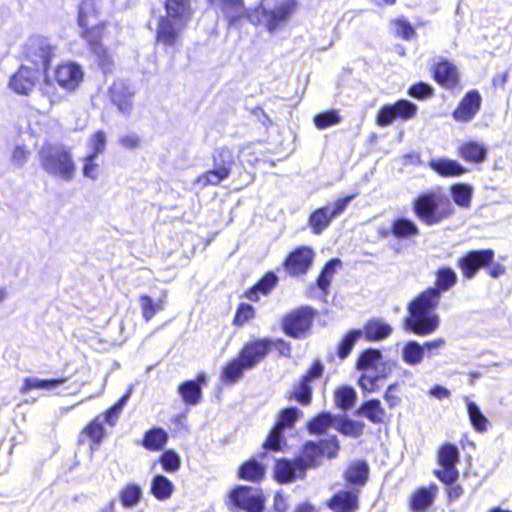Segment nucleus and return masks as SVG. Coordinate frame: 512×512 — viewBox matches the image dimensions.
Wrapping results in <instances>:
<instances>
[{"label": "nucleus", "mask_w": 512, "mask_h": 512, "mask_svg": "<svg viewBox=\"0 0 512 512\" xmlns=\"http://www.w3.org/2000/svg\"><path fill=\"white\" fill-rule=\"evenodd\" d=\"M457 282V275L451 268H441L436 273V286L420 293L408 306L410 316L406 326L413 333L427 336L434 333L440 324L439 316L435 313L441 292L450 290Z\"/></svg>", "instance_id": "f257e3e1"}, {"label": "nucleus", "mask_w": 512, "mask_h": 512, "mask_svg": "<svg viewBox=\"0 0 512 512\" xmlns=\"http://www.w3.org/2000/svg\"><path fill=\"white\" fill-rule=\"evenodd\" d=\"M296 9L294 0H263L254 13L249 16L251 22L255 19L269 32L281 29L291 18Z\"/></svg>", "instance_id": "f03ea898"}, {"label": "nucleus", "mask_w": 512, "mask_h": 512, "mask_svg": "<svg viewBox=\"0 0 512 512\" xmlns=\"http://www.w3.org/2000/svg\"><path fill=\"white\" fill-rule=\"evenodd\" d=\"M42 168L50 175L70 181L75 175V163L69 151L63 146L46 144L39 151Z\"/></svg>", "instance_id": "7ed1b4c3"}, {"label": "nucleus", "mask_w": 512, "mask_h": 512, "mask_svg": "<svg viewBox=\"0 0 512 512\" xmlns=\"http://www.w3.org/2000/svg\"><path fill=\"white\" fill-rule=\"evenodd\" d=\"M240 152L241 147L239 146L216 148L212 153L213 168L199 175L196 183L203 187L219 185L229 177L235 159L239 157Z\"/></svg>", "instance_id": "20e7f679"}, {"label": "nucleus", "mask_w": 512, "mask_h": 512, "mask_svg": "<svg viewBox=\"0 0 512 512\" xmlns=\"http://www.w3.org/2000/svg\"><path fill=\"white\" fill-rule=\"evenodd\" d=\"M442 197L435 192L423 193L415 199L413 210L416 216L426 225L439 224L451 215L450 204L442 205Z\"/></svg>", "instance_id": "39448f33"}, {"label": "nucleus", "mask_w": 512, "mask_h": 512, "mask_svg": "<svg viewBox=\"0 0 512 512\" xmlns=\"http://www.w3.org/2000/svg\"><path fill=\"white\" fill-rule=\"evenodd\" d=\"M56 52L57 47L48 38L39 35L30 37L24 50L26 59L34 64L38 72L47 70Z\"/></svg>", "instance_id": "423d86ee"}, {"label": "nucleus", "mask_w": 512, "mask_h": 512, "mask_svg": "<svg viewBox=\"0 0 512 512\" xmlns=\"http://www.w3.org/2000/svg\"><path fill=\"white\" fill-rule=\"evenodd\" d=\"M357 194H351L340 198L332 205H327L316 209L309 217V226L315 235H320L329 227L334 218L339 217L356 197Z\"/></svg>", "instance_id": "0eeeda50"}, {"label": "nucleus", "mask_w": 512, "mask_h": 512, "mask_svg": "<svg viewBox=\"0 0 512 512\" xmlns=\"http://www.w3.org/2000/svg\"><path fill=\"white\" fill-rule=\"evenodd\" d=\"M493 259L494 251L491 249L471 250L458 259L457 265L465 278L472 279L479 269L488 267Z\"/></svg>", "instance_id": "6e6552de"}, {"label": "nucleus", "mask_w": 512, "mask_h": 512, "mask_svg": "<svg viewBox=\"0 0 512 512\" xmlns=\"http://www.w3.org/2000/svg\"><path fill=\"white\" fill-rule=\"evenodd\" d=\"M314 311L310 307H301L288 314L283 320L285 333L294 338H300L310 329Z\"/></svg>", "instance_id": "1a4fd4ad"}, {"label": "nucleus", "mask_w": 512, "mask_h": 512, "mask_svg": "<svg viewBox=\"0 0 512 512\" xmlns=\"http://www.w3.org/2000/svg\"><path fill=\"white\" fill-rule=\"evenodd\" d=\"M81 28V37L88 43L91 50L98 58L99 64L104 70L110 69L112 58L107 53L106 49L102 46L101 40L103 39L104 24L89 25L88 27Z\"/></svg>", "instance_id": "9d476101"}, {"label": "nucleus", "mask_w": 512, "mask_h": 512, "mask_svg": "<svg viewBox=\"0 0 512 512\" xmlns=\"http://www.w3.org/2000/svg\"><path fill=\"white\" fill-rule=\"evenodd\" d=\"M417 113V106L405 99L383 106L377 115V124L381 127L390 125L395 119L408 120Z\"/></svg>", "instance_id": "9b49d317"}, {"label": "nucleus", "mask_w": 512, "mask_h": 512, "mask_svg": "<svg viewBox=\"0 0 512 512\" xmlns=\"http://www.w3.org/2000/svg\"><path fill=\"white\" fill-rule=\"evenodd\" d=\"M232 502L247 512H262L264 498L260 489L250 486H238L230 493Z\"/></svg>", "instance_id": "f8f14e48"}, {"label": "nucleus", "mask_w": 512, "mask_h": 512, "mask_svg": "<svg viewBox=\"0 0 512 512\" xmlns=\"http://www.w3.org/2000/svg\"><path fill=\"white\" fill-rule=\"evenodd\" d=\"M302 415V412L296 408H286L279 414L278 420L271 430L264 446L272 450H279L282 442V434L285 428H291Z\"/></svg>", "instance_id": "ddd939ff"}, {"label": "nucleus", "mask_w": 512, "mask_h": 512, "mask_svg": "<svg viewBox=\"0 0 512 512\" xmlns=\"http://www.w3.org/2000/svg\"><path fill=\"white\" fill-rule=\"evenodd\" d=\"M459 460V451L453 444H444L438 453V462L442 466V470L437 471V477L449 484L453 483L458 477L456 463Z\"/></svg>", "instance_id": "4468645a"}, {"label": "nucleus", "mask_w": 512, "mask_h": 512, "mask_svg": "<svg viewBox=\"0 0 512 512\" xmlns=\"http://www.w3.org/2000/svg\"><path fill=\"white\" fill-rule=\"evenodd\" d=\"M315 257L314 251L302 246L292 251L284 262V268L291 276H300L308 272Z\"/></svg>", "instance_id": "2eb2a0df"}, {"label": "nucleus", "mask_w": 512, "mask_h": 512, "mask_svg": "<svg viewBox=\"0 0 512 512\" xmlns=\"http://www.w3.org/2000/svg\"><path fill=\"white\" fill-rule=\"evenodd\" d=\"M53 78L63 89L73 91L83 80V70L74 62H65L55 68Z\"/></svg>", "instance_id": "dca6fc26"}, {"label": "nucleus", "mask_w": 512, "mask_h": 512, "mask_svg": "<svg viewBox=\"0 0 512 512\" xmlns=\"http://www.w3.org/2000/svg\"><path fill=\"white\" fill-rule=\"evenodd\" d=\"M185 27L173 22L170 18L160 17L156 30L157 44L164 47H175L181 43Z\"/></svg>", "instance_id": "f3484780"}, {"label": "nucleus", "mask_w": 512, "mask_h": 512, "mask_svg": "<svg viewBox=\"0 0 512 512\" xmlns=\"http://www.w3.org/2000/svg\"><path fill=\"white\" fill-rule=\"evenodd\" d=\"M482 97L477 90L465 94L452 116L457 122H470L481 108Z\"/></svg>", "instance_id": "a211bd4d"}, {"label": "nucleus", "mask_w": 512, "mask_h": 512, "mask_svg": "<svg viewBox=\"0 0 512 512\" xmlns=\"http://www.w3.org/2000/svg\"><path fill=\"white\" fill-rule=\"evenodd\" d=\"M273 341L270 339H257L244 345L239 355L245 361L246 367L252 369L272 349Z\"/></svg>", "instance_id": "6ab92c4d"}, {"label": "nucleus", "mask_w": 512, "mask_h": 512, "mask_svg": "<svg viewBox=\"0 0 512 512\" xmlns=\"http://www.w3.org/2000/svg\"><path fill=\"white\" fill-rule=\"evenodd\" d=\"M323 373V366L319 361H316L309 371L302 377L300 383L294 390V397L298 402L303 405H308L311 402L312 386L311 382L319 378Z\"/></svg>", "instance_id": "aec40b11"}, {"label": "nucleus", "mask_w": 512, "mask_h": 512, "mask_svg": "<svg viewBox=\"0 0 512 512\" xmlns=\"http://www.w3.org/2000/svg\"><path fill=\"white\" fill-rule=\"evenodd\" d=\"M38 73L39 72L33 68L21 66L11 77L9 86L17 94L28 95L35 86Z\"/></svg>", "instance_id": "412c9836"}, {"label": "nucleus", "mask_w": 512, "mask_h": 512, "mask_svg": "<svg viewBox=\"0 0 512 512\" xmlns=\"http://www.w3.org/2000/svg\"><path fill=\"white\" fill-rule=\"evenodd\" d=\"M110 98L120 113L126 116L131 114L133 92L130 91L124 82L117 81L113 83L110 88Z\"/></svg>", "instance_id": "4be33fe9"}, {"label": "nucleus", "mask_w": 512, "mask_h": 512, "mask_svg": "<svg viewBox=\"0 0 512 512\" xmlns=\"http://www.w3.org/2000/svg\"><path fill=\"white\" fill-rule=\"evenodd\" d=\"M166 15L163 18H170L173 22L186 27L190 20L191 8L188 0H166Z\"/></svg>", "instance_id": "5701e85b"}, {"label": "nucleus", "mask_w": 512, "mask_h": 512, "mask_svg": "<svg viewBox=\"0 0 512 512\" xmlns=\"http://www.w3.org/2000/svg\"><path fill=\"white\" fill-rule=\"evenodd\" d=\"M361 371L363 373L359 379V385L363 390L368 392L378 390L382 386V382L387 375L386 368L383 364L361 369Z\"/></svg>", "instance_id": "b1692460"}, {"label": "nucleus", "mask_w": 512, "mask_h": 512, "mask_svg": "<svg viewBox=\"0 0 512 512\" xmlns=\"http://www.w3.org/2000/svg\"><path fill=\"white\" fill-rule=\"evenodd\" d=\"M434 78L442 86L453 88L458 82L457 69L452 63L441 60L435 65Z\"/></svg>", "instance_id": "393cba45"}, {"label": "nucleus", "mask_w": 512, "mask_h": 512, "mask_svg": "<svg viewBox=\"0 0 512 512\" xmlns=\"http://www.w3.org/2000/svg\"><path fill=\"white\" fill-rule=\"evenodd\" d=\"M329 506L335 512H354L358 508V495L354 491H339Z\"/></svg>", "instance_id": "a878e982"}, {"label": "nucleus", "mask_w": 512, "mask_h": 512, "mask_svg": "<svg viewBox=\"0 0 512 512\" xmlns=\"http://www.w3.org/2000/svg\"><path fill=\"white\" fill-rule=\"evenodd\" d=\"M429 167L443 177L460 176L465 173V168L460 163L447 158L432 159Z\"/></svg>", "instance_id": "bb28decb"}, {"label": "nucleus", "mask_w": 512, "mask_h": 512, "mask_svg": "<svg viewBox=\"0 0 512 512\" xmlns=\"http://www.w3.org/2000/svg\"><path fill=\"white\" fill-rule=\"evenodd\" d=\"M168 439V433L163 428L154 427L145 433L142 445L150 451H161L166 446Z\"/></svg>", "instance_id": "cd10ccee"}, {"label": "nucleus", "mask_w": 512, "mask_h": 512, "mask_svg": "<svg viewBox=\"0 0 512 512\" xmlns=\"http://www.w3.org/2000/svg\"><path fill=\"white\" fill-rule=\"evenodd\" d=\"M66 381L65 378L59 379H40L37 377H28L24 379L21 387V393H28L31 390L39 389L45 391H54Z\"/></svg>", "instance_id": "c85d7f7f"}, {"label": "nucleus", "mask_w": 512, "mask_h": 512, "mask_svg": "<svg viewBox=\"0 0 512 512\" xmlns=\"http://www.w3.org/2000/svg\"><path fill=\"white\" fill-rule=\"evenodd\" d=\"M362 331L367 340L379 341L387 338L392 333V328L380 319H373L365 324Z\"/></svg>", "instance_id": "c756f323"}, {"label": "nucleus", "mask_w": 512, "mask_h": 512, "mask_svg": "<svg viewBox=\"0 0 512 512\" xmlns=\"http://www.w3.org/2000/svg\"><path fill=\"white\" fill-rule=\"evenodd\" d=\"M459 154L466 161L481 163L486 159L487 148L482 143L469 141L460 146Z\"/></svg>", "instance_id": "7c9ffc66"}, {"label": "nucleus", "mask_w": 512, "mask_h": 512, "mask_svg": "<svg viewBox=\"0 0 512 512\" xmlns=\"http://www.w3.org/2000/svg\"><path fill=\"white\" fill-rule=\"evenodd\" d=\"M246 370H250V368L246 367L245 361L239 355L224 367L221 379L224 383L234 384L243 377Z\"/></svg>", "instance_id": "2f4dec72"}, {"label": "nucleus", "mask_w": 512, "mask_h": 512, "mask_svg": "<svg viewBox=\"0 0 512 512\" xmlns=\"http://www.w3.org/2000/svg\"><path fill=\"white\" fill-rule=\"evenodd\" d=\"M212 4L219 6L226 18L232 24L245 15V8L242 0H209Z\"/></svg>", "instance_id": "473e14b6"}, {"label": "nucleus", "mask_w": 512, "mask_h": 512, "mask_svg": "<svg viewBox=\"0 0 512 512\" xmlns=\"http://www.w3.org/2000/svg\"><path fill=\"white\" fill-rule=\"evenodd\" d=\"M98 22V9L94 0H83L78 8L79 27H88Z\"/></svg>", "instance_id": "72a5a7b5"}, {"label": "nucleus", "mask_w": 512, "mask_h": 512, "mask_svg": "<svg viewBox=\"0 0 512 512\" xmlns=\"http://www.w3.org/2000/svg\"><path fill=\"white\" fill-rule=\"evenodd\" d=\"M297 470H304L301 469L299 461L278 460L275 465V478L281 483L291 482L296 477Z\"/></svg>", "instance_id": "f704fd0d"}, {"label": "nucleus", "mask_w": 512, "mask_h": 512, "mask_svg": "<svg viewBox=\"0 0 512 512\" xmlns=\"http://www.w3.org/2000/svg\"><path fill=\"white\" fill-rule=\"evenodd\" d=\"M358 414L365 416L372 423H381L385 417V410L378 399H372L360 406Z\"/></svg>", "instance_id": "c9c22d12"}, {"label": "nucleus", "mask_w": 512, "mask_h": 512, "mask_svg": "<svg viewBox=\"0 0 512 512\" xmlns=\"http://www.w3.org/2000/svg\"><path fill=\"white\" fill-rule=\"evenodd\" d=\"M174 491L173 483L163 475H156L151 481V493L158 500L170 498Z\"/></svg>", "instance_id": "e433bc0d"}, {"label": "nucleus", "mask_w": 512, "mask_h": 512, "mask_svg": "<svg viewBox=\"0 0 512 512\" xmlns=\"http://www.w3.org/2000/svg\"><path fill=\"white\" fill-rule=\"evenodd\" d=\"M424 356V346L416 341H409L402 348V359L410 366L419 365Z\"/></svg>", "instance_id": "4c0bfd02"}, {"label": "nucleus", "mask_w": 512, "mask_h": 512, "mask_svg": "<svg viewBox=\"0 0 512 512\" xmlns=\"http://www.w3.org/2000/svg\"><path fill=\"white\" fill-rule=\"evenodd\" d=\"M178 392L183 401L188 405L198 404L202 395L201 387L196 381L183 382L179 386Z\"/></svg>", "instance_id": "58836bf2"}, {"label": "nucleus", "mask_w": 512, "mask_h": 512, "mask_svg": "<svg viewBox=\"0 0 512 512\" xmlns=\"http://www.w3.org/2000/svg\"><path fill=\"white\" fill-rule=\"evenodd\" d=\"M278 278L273 272L267 273L251 290L246 297L251 301L258 300V292L268 294L277 284Z\"/></svg>", "instance_id": "ea45409f"}, {"label": "nucleus", "mask_w": 512, "mask_h": 512, "mask_svg": "<svg viewBox=\"0 0 512 512\" xmlns=\"http://www.w3.org/2000/svg\"><path fill=\"white\" fill-rule=\"evenodd\" d=\"M391 231L397 238H408L419 234L416 224L406 218H398L394 220Z\"/></svg>", "instance_id": "a19ab883"}, {"label": "nucleus", "mask_w": 512, "mask_h": 512, "mask_svg": "<svg viewBox=\"0 0 512 512\" xmlns=\"http://www.w3.org/2000/svg\"><path fill=\"white\" fill-rule=\"evenodd\" d=\"M336 416L328 412H323L313 418L307 425L308 431L312 434H322L329 427H334Z\"/></svg>", "instance_id": "79ce46f5"}, {"label": "nucleus", "mask_w": 512, "mask_h": 512, "mask_svg": "<svg viewBox=\"0 0 512 512\" xmlns=\"http://www.w3.org/2000/svg\"><path fill=\"white\" fill-rule=\"evenodd\" d=\"M451 194L454 202L463 208H469L471 205V199L473 189L468 184H455L451 187Z\"/></svg>", "instance_id": "37998d69"}, {"label": "nucleus", "mask_w": 512, "mask_h": 512, "mask_svg": "<svg viewBox=\"0 0 512 512\" xmlns=\"http://www.w3.org/2000/svg\"><path fill=\"white\" fill-rule=\"evenodd\" d=\"M334 428L346 436L356 438L362 435L364 424L358 421L336 417Z\"/></svg>", "instance_id": "c03bdc74"}, {"label": "nucleus", "mask_w": 512, "mask_h": 512, "mask_svg": "<svg viewBox=\"0 0 512 512\" xmlns=\"http://www.w3.org/2000/svg\"><path fill=\"white\" fill-rule=\"evenodd\" d=\"M467 412L469 415V419L473 427L479 431L483 432L487 429V418L482 414L478 405L469 400L468 397H465Z\"/></svg>", "instance_id": "a18cd8bd"}, {"label": "nucleus", "mask_w": 512, "mask_h": 512, "mask_svg": "<svg viewBox=\"0 0 512 512\" xmlns=\"http://www.w3.org/2000/svg\"><path fill=\"white\" fill-rule=\"evenodd\" d=\"M264 472V467L252 459L240 467L239 477L248 481H258L264 476Z\"/></svg>", "instance_id": "49530a36"}, {"label": "nucleus", "mask_w": 512, "mask_h": 512, "mask_svg": "<svg viewBox=\"0 0 512 512\" xmlns=\"http://www.w3.org/2000/svg\"><path fill=\"white\" fill-rule=\"evenodd\" d=\"M346 479L353 484H364L368 476V466L365 462L357 461L349 466Z\"/></svg>", "instance_id": "de8ad7c7"}, {"label": "nucleus", "mask_w": 512, "mask_h": 512, "mask_svg": "<svg viewBox=\"0 0 512 512\" xmlns=\"http://www.w3.org/2000/svg\"><path fill=\"white\" fill-rule=\"evenodd\" d=\"M321 456L320 444L316 442H307L303 448L302 458L298 460L300 462L301 469L313 466Z\"/></svg>", "instance_id": "09e8293b"}, {"label": "nucleus", "mask_w": 512, "mask_h": 512, "mask_svg": "<svg viewBox=\"0 0 512 512\" xmlns=\"http://www.w3.org/2000/svg\"><path fill=\"white\" fill-rule=\"evenodd\" d=\"M356 392L352 387L343 386L335 392V403L344 411L354 406L356 400Z\"/></svg>", "instance_id": "8fccbe9b"}, {"label": "nucleus", "mask_w": 512, "mask_h": 512, "mask_svg": "<svg viewBox=\"0 0 512 512\" xmlns=\"http://www.w3.org/2000/svg\"><path fill=\"white\" fill-rule=\"evenodd\" d=\"M434 494L431 489L421 488L411 499V508L415 512H423L433 502Z\"/></svg>", "instance_id": "3c124183"}, {"label": "nucleus", "mask_w": 512, "mask_h": 512, "mask_svg": "<svg viewBox=\"0 0 512 512\" xmlns=\"http://www.w3.org/2000/svg\"><path fill=\"white\" fill-rule=\"evenodd\" d=\"M340 266L341 261L338 258L331 259L326 263L317 279V285L322 291H326L328 289L336 269Z\"/></svg>", "instance_id": "603ef678"}, {"label": "nucleus", "mask_w": 512, "mask_h": 512, "mask_svg": "<svg viewBox=\"0 0 512 512\" xmlns=\"http://www.w3.org/2000/svg\"><path fill=\"white\" fill-rule=\"evenodd\" d=\"M107 144V136L104 131H96L93 133L86 142L89 153L87 155H93L98 157L105 151Z\"/></svg>", "instance_id": "864d4df0"}, {"label": "nucleus", "mask_w": 512, "mask_h": 512, "mask_svg": "<svg viewBox=\"0 0 512 512\" xmlns=\"http://www.w3.org/2000/svg\"><path fill=\"white\" fill-rule=\"evenodd\" d=\"M363 336V331L360 329L349 331L338 347V356L345 359L353 349L355 343Z\"/></svg>", "instance_id": "5fc2aeb1"}, {"label": "nucleus", "mask_w": 512, "mask_h": 512, "mask_svg": "<svg viewBox=\"0 0 512 512\" xmlns=\"http://www.w3.org/2000/svg\"><path fill=\"white\" fill-rule=\"evenodd\" d=\"M132 388H130L112 407L104 414L105 422L110 426H114L131 396Z\"/></svg>", "instance_id": "6e6d98bb"}, {"label": "nucleus", "mask_w": 512, "mask_h": 512, "mask_svg": "<svg viewBox=\"0 0 512 512\" xmlns=\"http://www.w3.org/2000/svg\"><path fill=\"white\" fill-rule=\"evenodd\" d=\"M142 496L140 486L128 484L120 493V500L125 507H132L138 503Z\"/></svg>", "instance_id": "4d7b16f0"}, {"label": "nucleus", "mask_w": 512, "mask_h": 512, "mask_svg": "<svg viewBox=\"0 0 512 512\" xmlns=\"http://www.w3.org/2000/svg\"><path fill=\"white\" fill-rule=\"evenodd\" d=\"M381 364L383 363L380 351L376 349H368L360 355L357 362V369L361 370L371 366H378Z\"/></svg>", "instance_id": "13d9d810"}, {"label": "nucleus", "mask_w": 512, "mask_h": 512, "mask_svg": "<svg viewBox=\"0 0 512 512\" xmlns=\"http://www.w3.org/2000/svg\"><path fill=\"white\" fill-rule=\"evenodd\" d=\"M139 303L142 310V316L147 322L150 321L156 313L163 310V306L160 302H154L152 298L147 295H141Z\"/></svg>", "instance_id": "bf43d9fd"}, {"label": "nucleus", "mask_w": 512, "mask_h": 512, "mask_svg": "<svg viewBox=\"0 0 512 512\" xmlns=\"http://www.w3.org/2000/svg\"><path fill=\"white\" fill-rule=\"evenodd\" d=\"M163 469L168 473H174L179 470L181 465L180 456L174 450H166L159 458Z\"/></svg>", "instance_id": "052dcab7"}, {"label": "nucleus", "mask_w": 512, "mask_h": 512, "mask_svg": "<svg viewBox=\"0 0 512 512\" xmlns=\"http://www.w3.org/2000/svg\"><path fill=\"white\" fill-rule=\"evenodd\" d=\"M340 120L341 118L338 112L335 110H331L317 114L314 117V124L318 129L322 130L335 124H338Z\"/></svg>", "instance_id": "680f3d73"}, {"label": "nucleus", "mask_w": 512, "mask_h": 512, "mask_svg": "<svg viewBox=\"0 0 512 512\" xmlns=\"http://www.w3.org/2000/svg\"><path fill=\"white\" fill-rule=\"evenodd\" d=\"M97 158L93 155H86L83 159L82 173L84 177L96 180L99 176V164Z\"/></svg>", "instance_id": "e2e57ef3"}, {"label": "nucleus", "mask_w": 512, "mask_h": 512, "mask_svg": "<svg viewBox=\"0 0 512 512\" xmlns=\"http://www.w3.org/2000/svg\"><path fill=\"white\" fill-rule=\"evenodd\" d=\"M84 433L96 444H99L104 437L105 429L101 422L96 418L84 430Z\"/></svg>", "instance_id": "0e129e2a"}, {"label": "nucleus", "mask_w": 512, "mask_h": 512, "mask_svg": "<svg viewBox=\"0 0 512 512\" xmlns=\"http://www.w3.org/2000/svg\"><path fill=\"white\" fill-rule=\"evenodd\" d=\"M255 315V311L252 305L242 303L239 305L236 316L234 319V323L238 326H242L251 320Z\"/></svg>", "instance_id": "69168bd1"}, {"label": "nucleus", "mask_w": 512, "mask_h": 512, "mask_svg": "<svg viewBox=\"0 0 512 512\" xmlns=\"http://www.w3.org/2000/svg\"><path fill=\"white\" fill-rule=\"evenodd\" d=\"M321 447L322 456L326 455L328 458H335L340 448L336 436H331L319 442Z\"/></svg>", "instance_id": "338daca9"}, {"label": "nucleus", "mask_w": 512, "mask_h": 512, "mask_svg": "<svg viewBox=\"0 0 512 512\" xmlns=\"http://www.w3.org/2000/svg\"><path fill=\"white\" fill-rule=\"evenodd\" d=\"M30 152L21 145H18L14 148L11 155V162L15 167H22L28 161Z\"/></svg>", "instance_id": "774afa93"}]
</instances>
